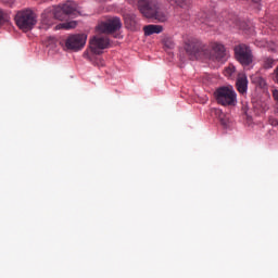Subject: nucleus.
<instances>
[{
    "instance_id": "obj_20",
    "label": "nucleus",
    "mask_w": 278,
    "mask_h": 278,
    "mask_svg": "<svg viewBox=\"0 0 278 278\" xmlns=\"http://www.w3.org/2000/svg\"><path fill=\"white\" fill-rule=\"evenodd\" d=\"M256 84L260 86V88H266V79L263 77H256Z\"/></svg>"
},
{
    "instance_id": "obj_5",
    "label": "nucleus",
    "mask_w": 278,
    "mask_h": 278,
    "mask_svg": "<svg viewBox=\"0 0 278 278\" xmlns=\"http://www.w3.org/2000/svg\"><path fill=\"white\" fill-rule=\"evenodd\" d=\"M235 58L242 66H251L253 64V51L251 47L240 43L235 47Z\"/></svg>"
},
{
    "instance_id": "obj_11",
    "label": "nucleus",
    "mask_w": 278,
    "mask_h": 278,
    "mask_svg": "<svg viewBox=\"0 0 278 278\" xmlns=\"http://www.w3.org/2000/svg\"><path fill=\"white\" fill-rule=\"evenodd\" d=\"M144 36H153V34H162L164 31V26L149 24L143 27Z\"/></svg>"
},
{
    "instance_id": "obj_24",
    "label": "nucleus",
    "mask_w": 278,
    "mask_h": 278,
    "mask_svg": "<svg viewBox=\"0 0 278 278\" xmlns=\"http://www.w3.org/2000/svg\"><path fill=\"white\" fill-rule=\"evenodd\" d=\"M273 97H274L275 101H277V103H278V89H275L273 91Z\"/></svg>"
},
{
    "instance_id": "obj_4",
    "label": "nucleus",
    "mask_w": 278,
    "mask_h": 278,
    "mask_svg": "<svg viewBox=\"0 0 278 278\" xmlns=\"http://www.w3.org/2000/svg\"><path fill=\"white\" fill-rule=\"evenodd\" d=\"M214 97L219 105H236L238 96L233 87H219L215 90Z\"/></svg>"
},
{
    "instance_id": "obj_13",
    "label": "nucleus",
    "mask_w": 278,
    "mask_h": 278,
    "mask_svg": "<svg viewBox=\"0 0 278 278\" xmlns=\"http://www.w3.org/2000/svg\"><path fill=\"white\" fill-rule=\"evenodd\" d=\"M165 3L177 5V8H188V5H190L189 0H165Z\"/></svg>"
},
{
    "instance_id": "obj_2",
    "label": "nucleus",
    "mask_w": 278,
    "mask_h": 278,
    "mask_svg": "<svg viewBox=\"0 0 278 278\" xmlns=\"http://www.w3.org/2000/svg\"><path fill=\"white\" fill-rule=\"evenodd\" d=\"M140 13L144 18L155 23H168V18H170V13L160 0H140Z\"/></svg>"
},
{
    "instance_id": "obj_23",
    "label": "nucleus",
    "mask_w": 278,
    "mask_h": 278,
    "mask_svg": "<svg viewBox=\"0 0 278 278\" xmlns=\"http://www.w3.org/2000/svg\"><path fill=\"white\" fill-rule=\"evenodd\" d=\"M165 47H167L168 49H173V47H174L173 41L166 40V41H165Z\"/></svg>"
},
{
    "instance_id": "obj_8",
    "label": "nucleus",
    "mask_w": 278,
    "mask_h": 278,
    "mask_svg": "<svg viewBox=\"0 0 278 278\" xmlns=\"http://www.w3.org/2000/svg\"><path fill=\"white\" fill-rule=\"evenodd\" d=\"M108 47H110V39H108V37L93 36L89 40V48L91 50V53H94V55H101V53H103V50L108 49Z\"/></svg>"
},
{
    "instance_id": "obj_6",
    "label": "nucleus",
    "mask_w": 278,
    "mask_h": 278,
    "mask_svg": "<svg viewBox=\"0 0 278 278\" xmlns=\"http://www.w3.org/2000/svg\"><path fill=\"white\" fill-rule=\"evenodd\" d=\"M87 40L88 35L86 34L70 35L65 40V48L67 51H81L86 47Z\"/></svg>"
},
{
    "instance_id": "obj_18",
    "label": "nucleus",
    "mask_w": 278,
    "mask_h": 278,
    "mask_svg": "<svg viewBox=\"0 0 278 278\" xmlns=\"http://www.w3.org/2000/svg\"><path fill=\"white\" fill-rule=\"evenodd\" d=\"M92 64L94 65V66H98V67H100L101 68V66H105V61H103V59H101V58H96V59H92Z\"/></svg>"
},
{
    "instance_id": "obj_10",
    "label": "nucleus",
    "mask_w": 278,
    "mask_h": 278,
    "mask_svg": "<svg viewBox=\"0 0 278 278\" xmlns=\"http://www.w3.org/2000/svg\"><path fill=\"white\" fill-rule=\"evenodd\" d=\"M237 90L240 94H244L249 88V79L245 74H239L236 81Z\"/></svg>"
},
{
    "instance_id": "obj_22",
    "label": "nucleus",
    "mask_w": 278,
    "mask_h": 278,
    "mask_svg": "<svg viewBox=\"0 0 278 278\" xmlns=\"http://www.w3.org/2000/svg\"><path fill=\"white\" fill-rule=\"evenodd\" d=\"M83 58H85V60H89L90 62H92V55H90L89 51H85Z\"/></svg>"
},
{
    "instance_id": "obj_7",
    "label": "nucleus",
    "mask_w": 278,
    "mask_h": 278,
    "mask_svg": "<svg viewBox=\"0 0 278 278\" xmlns=\"http://www.w3.org/2000/svg\"><path fill=\"white\" fill-rule=\"evenodd\" d=\"M123 27V22H121V17H112L106 20L105 22H100L96 27L97 31L100 34H114V31H118Z\"/></svg>"
},
{
    "instance_id": "obj_17",
    "label": "nucleus",
    "mask_w": 278,
    "mask_h": 278,
    "mask_svg": "<svg viewBox=\"0 0 278 278\" xmlns=\"http://www.w3.org/2000/svg\"><path fill=\"white\" fill-rule=\"evenodd\" d=\"M273 66H275V60H273L271 58L264 59L263 61L264 68H273Z\"/></svg>"
},
{
    "instance_id": "obj_14",
    "label": "nucleus",
    "mask_w": 278,
    "mask_h": 278,
    "mask_svg": "<svg viewBox=\"0 0 278 278\" xmlns=\"http://www.w3.org/2000/svg\"><path fill=\"white\" fill-rule=\"evenodd\" d=\"M77 27V22L71 21L67 23H61L55 26V29H75Z\"/></svg>"
},
{
    "instance_id": "obj_28",
    "label": "nucleus",
    "mask_w": 278,
    "mask_h": 278,
    "mask_svg": "<svg viewBox=\"0 0 278 278\" xmlns=\"http://www.w3.org/2000/svg\"><path fill=\"white\" fill-rule=\"evenodd\" d=\"M253 1V3H260V1H262V0H252Z\"/></svg>"
},
{
    "instance_id": "obj_3",
    "label": "nucleus",
    "mask_w": 278,
    "mask_h": 278,
    "mask_svg": "<svg viewBox=\"0 0 278 278\" xmlns=\"http://www.w3.org/2000/svg\"><path fill=\"white\" fill-rule=\"evenodd\" d=\"M15 24L21 31H31L38 24V15L31 9H24L16 13Z\"/></svg>"
},
{
    "instance_id": "obj_15",
    "label": "nucleus",
    "mask_w": 278,
    "mask_h": 278,
    "mask_svg": "<svg viewBox=\"0 0 278 278\" xmlns=\"http://www.w3.org/2000/svg\"><path fill=\"white\" fill-rule=\"evenodd\" d=\"M198 23H202L204 25H210V17H207V13L201 12L197 15Z\"/></svg>"
},
{
    "instance_id": "obj_16",
    "label": "nucleus",
    "mask_w": 278,
    "mask_h": 278,
    "mask_svg": "<svg viewBox=\"0 0 278 278\" xmlns=\"http://www.w3.org/2000/svg\"><path fill=\"white\" fill-rule=\"evenodd\" d=\"M9 22H10V15L8 13H4L3 10L0 9V25H3Z\"/></svg>"
},
{
    "instance_id": "obj_27",
    "label": "nucleus",
    "mask_w": 278,
    "mask_h": 278,
    "mask_svg": "<svg viewBox=\"0 0 278 278\" xmlns=\"http://www.w3.org/2000/svg\"><path fill=\"white\" fill-rule=\"evenodd\" d=\"M235 27H238L239 29H240V27H242V26H240V21L239 20L235 21Z\"/></svg>"
},
{
    "instance_id": "obj_26",
    "label": "nucleus",
    "mask_w": 278,
    "mask_h": 278,
    "mask_svg": "<svg viewBox=\"0 0 278 278\" xmlns=\"http://www.w3.org/2000/svg\"><path fill=\"white\" fill-rule=\"evenodd\" d=\"M58 15H59V16H63V21H64V18H66V16H67L66 13H64V12H58Z\"/></svg>"
},
{
    "instance_id": "obj_25",
    "label": "nucleus",
    "mask_w": 278,
    "mask_h": 278,
    "mask_svg": "<svg viewBox=\"0 0 278 278\" xmlns=\"http://www.w3.org/2000/svg\"><path fill=\"white\" fill-rule=\"evenodd\" d=\"M275 81L278 83V65H277V67L275 70Z\"/></svg>"
},
{
    "instance_id": "obj_1",
    "label": "nucleus",
    "mask_w": 278,
    "mask_h": 278,
    "mask_svg": "<svg viewBox=\"0 0 278 278\" xmlns=\"http://www.w3.org/2000/svg\"><path fill=\"white\" fill-rule=\"evenodd\" d=\"M210 48L201 40L190 37L185 41V51L189 60H212L213 62H223L227 58L225 45L213 41Z\"/></svg>"
},
{
    "instance_id": "obj_19",
    "label": "nucleus",
    "mask_w": 278,
    "mask_h": 278,
    "mask_svg": "<svg viewBox=\"0 0 278 278\" xmlns=\"http://www.w3.org/2000/svg\"><path fill=\"white\" fill-rule=\"evenodd\" d=\"M233 73H236V67H233V66H229L225 70L226 77H231V75H233Z\"/></svg>"
},
{
    "instance_id": "obj_21",
    "label": "nucleus",
    "mask_w": 278,
    "mask_h": 278,
    "mask_svg": "<svg viewBox=\"0 0 278 278\" xmlns=\"http://www.w3.org/2000/svg\"><path fill=\"white\" fill-rule=\"evenodd\" d=\"M216 114H219L220 123H222V125H224V127H226L227 126V121H225V118H223V116H225V114H223V111L217 110Z\"/></svg>"
},
{
    "instance_id": "obj_9",
    "label": "nucleus",
    "mask_w": 278,
    "mask_h": 278,
    "mask_svg": "<svg viewBox=\"0 0 278 278\" xmlns=\"http://www.w3.org/2000/svg\"><path fill=\"white\" fill-rule=\"evenodd\" d=\"M77 10V3L74 1H67L62 7H55L53 9V16L58 21H64V15H59L58 12H63V14H73Z\"/></svg>"
},
{
    "instance_id": "obj_12",
    "label": "nucleus",
    "mask_w": 278,
    "mask_h": 278,
    "mask_svg": "<svg viewBox=\"0 0 278 278\" xmlns=\"http://www.w3.org/2000/svg\"><path fill=\"white\" fill-rule=\"evenodd\" d=\"M51 25H53V20L51 16L47 15V13H43L41 16V23L39 28L40 29H49V27H51Z\"/></svg>"
}]
</instances>
